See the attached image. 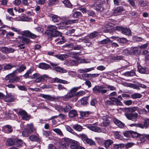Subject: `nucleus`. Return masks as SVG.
I'll return each instance as SVG.
<instances>
[{"label": "nucleus", "instance_id": "obj_1", "mask_svg": "<svg viewBox=\"0 0 149 149\" xmlns=\"http://www.w3.org/2000/svg\"><path fill=\"white\" fill-rule=\"evenodd\" d=\"M57 26H55L53 25H50L48 27V30L45 32V33L47 35L50 34V38L57 37L58 36H61L62 33L57 30L58 29H63V26H58V24H56Z\"/></svg>", "mask_w": 149, "mask_h": 149}, {"label": "nucleus", "instance_id": "obj_2", "mask_svg": "<svg viewBox=\"0 0 149 149\" xmlns=\"http://www.w3.org/2000/svg\"><path fill=\"white\" fill-rule=\"evenodd\" d=\"M33 79H35L34 82L36 83H40L44 81L45 79L49 78L48 75L44 74L40 76L38 74L35 73L32 76Z\"/></svg>", "mask_w": 149, "mask_h": 149}, {"label": "nucleus", "instance_id": "obj_3", "mask_svg": "<svg viewBox=\"0 0 149 149\" xmlns=\"http://www.w3.org/2000/svg\"><path fill=\"white\" fill-rule=\"evenodd\" d=\"M104 87L102 86H96L93 88V92L95 94L105 93L107 92V90L104 89Z\"/></svg>", "mask_w": 149, "mask_h": 149}, {"label": "nucleus", "instance_id": "obj_4", "mask_svg": "<svg viewBox=\"0 0 149 149\" xmlns=\"http://www.w3.org/2000/svg\"><path fill=\"white\" fill-rule=\"evenodd\" d=\"M125 116L129 120H131L133 121H136L137 120L138 116V114L135 113H125Z\"/></svg>", "mask_w": 149, "mask_h": 149}, {"label": "nucleus", "instance_id": "obj_5", "mask_svg": "<svg viewBox=\"0 0 149 149\" xmlns=\"http://www.w3.org/2000/svg\"><path fill=\"white\" fill-rule=\"evenodd\" d=\"M97 125L96 123H95L93 124H89L86 126L87 128L90 130L97 132H102L101 129L98 127L95 126V125Z\"/></svg>", "mask_w": 149, "mask_h": 149}, {"label": "nucleus", "instance_id": "obj_6", "mask_svg": "<svg viewBox=\"0 0 149 149\" xmlns=\"http://www.w3.org/2000/svg\"><path fill=\"white\" fill-rule=\"evenodd\" d=\"M66 141L68 142L71 143L70 148L71 149H77L79 145L78 142L71 139L67 138Z\"/></svg>", "mask_w": 149, "mask_h": 149}, {"label": "nucleus", "instance_id": "obj_7", "mask_svg": "<svg viewBox=\"0 0 149 149\" xmlns=\"http://www.w3.org/2000/svg\"><path fill=\"white\" fill-rule=\"evenodd\" d=\"M125 11L123 6H120L116 7L113 10V15L114 16H117L120 15L121 13Z\"/></svg>", "mask_w": 149, "mask_h": 149}, {"label": "nucleus", "instance_id": "obj_8", "mask_svg": "<svg viewBox=\"0 0 149 149\" xmlns=\"http://www.w3.org/2000/svg\"><path fill=\"white\" fill-rule=\"evenodd\" d=\"M79 136L84 138V141L88 144H90V145H94L95 143V142L92 140L86 137V136L84 134H80Z\"/></svg>", "mask_w": 149, "mask_h": 149}, {"label": "nucleus", "instance_id": "obj_9", "mask_svg": "<svg viewBox=\"0 0 149 149\" xmlns=\"http://www.w3.org/2000/svg\"><path fill=\"white\" fill-rule=\"evenodd\" d=\"M104 3H103L100 1L97 0L96 5L95 6L96 10L100 11H103L104 9L103 5Z\"/></svg>", "mask_w": 149, "mask_h": 149}, {"label": "nucleus", "instance_id": "obj_10", "mask_svg": "<svg viewBox=\"0 0 149 149\" xmlns=\"http://www.w3.org/2000/svg\"><path fill=\"white\" fill-rule=\"evenodd\" d=\"M23 35L30 37L32 39L36 38L37 36L35 34L32 33L29 31H24L23 33Z\"/></svg>", "mask_w": 149, "mask_h": 149}, {"label": "nucleus", "instance_id": "obj_11", "mask_svg": "<svg viewBox=\"0 0 149 149\" xmlns=\"http://www.w3.org/2000/svg\"><path fill=\"white\" fill-rule=\"evenodd\" d=\"M109 117L107 115L103 116L102 117L103 120V124L104 126L106 127L109 125L110 122L109 120Z\"/></svg>", "mask_w": 149, "mask_h": 149}, {"label": "nucleus", "instance_id": "obj_12", "mask_svg": "<svg viewBox=\"0 0 149 149\" xmlns=\"http://www.w3.org/2000/svg\"><path fill=\"white\" fill-rule=\"evenodd\" d=\"M113 121L114 123L118 127L123 128L125 126V124L116 118H114Z\"/></svg>", "mask_w": 149, "mask_h": 149}, {"label": "nucleus", "instance_id": "obj_13", "mask_svg": "<svg viewBox=\"0 0 149 149\" xmlns=\"http://www.w3.org/2000/svg\"><path fill=\"white\" fill-rule=\"evenodd\" d=\"M17 70H16L14 71L13 73L8 74L6 77L7 79V78H9L8 79L9 80L8 82L9 83H14L15 81H14V79L13 77L14 75H15L16 73L17 72Z\"/></svg>", "mask_w": 149, "mask_h": 149}, {"label": "nucleus", "instance_id": "obj_14", "mask_svg": "<svg viewBox=\"0 0 149 149\" xmlns=\"http://www.w3.org/2000/svg\"><path fill=\"white\" fill-rule=\"evenodd\" d=\"M38 96L42 97L45 99H46L47 100L51 101H53L55 99V97H53L49 95L42 94H40L38 95Z\"/></svg>", "mask_w": 149, "mask_h": 149}, {"label": "nucleus", "instance_id": "obj_15", "mask_svg": "<svg viewBox=\"0 0 149 149\" xmlns=\"http://www.w3.org/2000/svg\"><path fill=\"white\" fill-rule=\"evenodd\" d=\"M3 131L7 133H9L13 132V129L12 127L10 125H6L2 127Z\"/></svg>", "mask_w": 149, "mask_h": 149}, {"label": "nucleus", "instance_id": "obj_16", "mask_svg": "<svg viewBox=\"0 0 149 149\" xmlns=\"http://www.w3.org/2000/svg\"><path fill=\"white\" fill-rule=\"evenodd\" d=\"M16 139L13 138H9L6 142V145L9 146H10L15 145L16 143Z\"/></svg>", "mask_w": 149, "mask_h": 149}, {"label": "nucleus", "instance_id": "obj_17", "mask_svg": "<svg viewBox=\"0 0 149 149\" xmlns=\"http://www.w3.org/2000/svg\"><path fill=\"white\" fill-rule=\"evenodd\" d=\"M14 97L11 95L7 94L4 98V101L7 102H13L15 100Z\"/></svg>", "mask_w": 149, "mask_h": 149}, {"label": "nucleus", "instance_id": "obj_18", "mask_svg": "<svg viewBox=\"0 0 149 149\" xmlns=\"http://www.w3.org/2000/svg\"><path fill=\"white\" fill-rule=\"evenodd\" d=\"M138 108L137 107H133L125 108V110L127 112L134 113L136 111H138Z\"/></svg>", "mask_w": 149, "mask_h": 149}, {"label": "nucleus", "instance_id": "obj_19", "mask_svg": "<svg viewBox=\"0 0 149 149\" xmlns=\"http://www.w3.org/2000/svg\"><path fill=\"white\" fill-rule=\"evenodd\" d=\"M38 68L44 70H47L51 68L49 65L45 63H40L38 65Z\"/></svg>", "mask_w": 149, "mask_h": 149}, {"label": "nucleus", "instance_id": "obj_20", "mask_svg": "<svg viewBox=\"0 0 149 149\" xmlns=\"http://www.w3.org/2000/svg\"><path fill=\"white\" fill-rule=\"evenodd\" d=\"M79 87H74L72 88L69 91V93L70 95H72V97H73L75 96L76 93L75 92L79 89Z\"/></svg>", "mask_w": 149, "mask_h": 149}, {"label": "nucleus", "instance_id": "obj_21", "mask_svg": "<svg viewBox=\"0 0 149 149\" xmlns=\"http://www.w3.org/2000/svg\"><path fill=\"white\" fill-rule=\"evenodd\" d=\"M122 33L128 36L132 35L131 31V30L128 28H124L122 31Z\"/></svg>", "mask_w": 149, "mask_h": 149}, {"label": "nucleus", "instance_id": "obj_22", "mask_svg": "<svg viewBox=\"0 0 149 149\" xmlns=\"http://www.w3.org/2000/svg\"><path fill=\"white\" fill-rule=\"evenodd\" d=\"M54 70H56L57 72L61 73H65L67 72L66 70L64 69L63 68L58 66L54 68Z\"/></svg>", "mask_w": 149, "mask_h": 149}, {"label": "nucleus", "instance_id": "obj_23", "mask_svg": "<svg viewBox=\"0 0 149 149\" xmlns=\"http://www.w3.org/2000/svg\"><path fill=\"white\" fill-rule=\"evenodd\" d=\"M72 107L69 105L67 104L63 108H60L59 109H58V111H61L63 110L65 112H68L71 109Z\"/></svg>", "mask_w": 149, "mask_h": 149}, {"label": "nucleus", "instance_id": "obj_24", "mask_svg": "<svg viewBox=\"0 0 149 149\" xmlns=\"http://www.w3.org/2000/svg\"><path fill=\"white\" fill-rule=\"evenodd\" d=\"M94 70V68H84V69H80L78 70V71L80 73H83L88 72Z\"/></svg>", "mask_w": 149, "mask_h": 149}, {"label": "nucleus", "instance_id": "obj_25", "mask_svg": "<svg viewBox=\"0 0 149 149\" xmlns=\"http://www.w3.org/2000/svg\"><path fill=\"white\" fill-rule=\"evenodd\" d=\"M77 61L75 60H69L66 62L67 65L69 66H72L77 65Z\"/></svg>", "mask_w": 149, "mask_h": 149}, {"label": "nucleus", "instance_id": "obj_26", "mask_svg": "<svg viewBox=\"0 0 149 149\" xmlns=\"http://www.w3.org/2000/svg\"><path fill=\"white\" fill-rule=\"evenodd\" d=\"M54 80L55 82H56L58 83H61L63 84H68L69 83V82L67 81L60 79L57 78H55L54 79Z\"/></svg>", "mask_w": 149, "mask_h": 149}, {"label": "nucleus", "instance_id": "obj_27", "mask_svg": "<svg viewBox=\"0 0 149 149\" xmlns=\"http://www.w3.org/2000/svg\"><path fill=\"white\" fill-rule=\"evenodd\" d=\"M53 131L59 135L63 136V134L61 130L58 128H53Z\"/></svg>", "mask_w": 149, "mask_h": 149}, {"label": "nucleus", "instance_id": "obj_28", "mask_svg": "<svg viewBox=\"0 0 149 149\" xmlns=\"http://www.w3.org/2000/svg\"><path fill=\"white\" fill-rule=\"evenodd\" d=\"M73 128L79 132L81 131L83 129L82 126L78 124H75L72 126Z\"/></svg>", "mask_w": 149, "mask_h": 149}, {"label": "nucleus", "instance_id": "obj_29", "mask_svg": "<svg viewBox=\"0 0 149 149\" xmlns=\"http://www.w3.org/2000/svg\"><path fill=\"white\" fill-rule=\"evenodd\" d=\"M72 17L74 18H79L82 16V15L80 12H75L72 15Z\"/></svg>", "mask_w": 149, "mask_h": 149}, {"label": "nucleus", "instance_id": "obj_30", "mask_svg": "<svg viewBox=\"0 0 149 149\" xmlns=\"http://www.w3.org/2000/svg\"><path fill=\"white\" fill-rule=\"evenodd\" d=\"M55 56L60 60H64L68 56L66 54H60L55 55Z\"/></svg>", "mask_w": 149, "mask_h": 149}, {"label": "nucleus", "instance_id": "obj_31", "mask_svg": "<svg viewBox=\"0 0 149 149\" xmlns=\"http://www.w3.org/2000/svg\"><path fill=\"white\" fill-rule=\"evenodd\" d=\"M62 2L67 7L70 8L72 7V4L68 0H63Z\"/></svg>", "mask_w": 149, "mask_h": 149}, {"label": "nucleus", "instance_id": "obj_32", "mask_svg": "<svg viewBox=\"0 0 149 149\" xmlns=\"http://www.w3.org/2000/svg\"><path fill=\"white\" fill-rule=\"evenodd\" d=\"M26 129H27L30 132V133L34 132V129L32 123H31L30 124H27L26 125Z\"/></svg>", "mask_w": 149, "mask_h": 149}, {"label": "nucleus", "instance_id": "obj_33", "mask_svg": "<svg viewBox=\"0 0 149 149\" xmlns=\"http://www.w3.org/2000/svg\"><path fill=\"white\" fill-rule=\"evenodd\" d=\"M99 34V32L96 31H94L88 35V36L91 39L95 38Z\"/></svg>", "mask_w": 149, "mask_h": 149}, {"label": "nucleus", "instance_id": "obj_34", "mask_svg": "<svg viewBox=\"0 0 149 149\" xmlns=\"http://www.w3.org/2000/svg\"><path fill=\"white\" fill-rule=\"evenodd\" d=\"M29 139L32 141H38L40 139L38 136L36 135H31L29 136Z\"/></svg>", "mask_w": 149, "mask_h": 149}, {"label": "nucleus", "instance_id": "obj_35", "mask_svg": "<svg viewBox=\"0 0 149 149\" xmlns=\"http://www.w3.org/2000/svg\"><path fill=\"white\" fill-rule=\"evenodd\" d=\"M31 133L27 129H24L22 132V135L24 137H27Z\"/></svg>", "mask_w": 149, "mask_h": 149}, {"label": "nucleus", "instance_id": "obj_36", "mask_svg": "<svg viewBox=\"0 0 149 149\" xmlns=\"http://www.w3.org/2000/svg\"><path fill=\"white\" fill-rule=\"evenodd\" d=\"M125 145L123 144L120 143L119 144H115L113 145V149H118L119 148H123Z\"/></svg>", "mask_w": 149, "mask_h": 149}, {"label": "nucleus", "instance_id": "obj_37", "mask_svg": "<svg viewBox=\"0 0 149 149\" xmlns=\"http://www.w3.org/2000/svg\"><path fill=\"white\" fill-rule=\"evenodd\" d=\"M77 115V112L75 110H71L69 113V116L72 118L76 116Z\"/></svg>", "mask_w": 149, "mask_h": 149}, {"label": "nucleus", "instance_id": "obj_38", "mask_svg": "<svg viewBox=\"0 0 149 149\" xmlns=\"http://www.w3.org/2000/svg\"><path fill=\"white\" fill-rule=\"evenodd\" d=\"M66 139H64V140L65 142L62 141L60 143V145L63 148H66L68 146V142L67 141Z\"/></svg>", "mask_w": 149, "mask_h": 149}, {"label": "nucleus", "instance_id": "obj_39", "mask_svg": "<svg viewBox=\"0 0 149 149\" xmlns=\"http://www.w3.org/2000/svg\"><path fill=\"white\" fill-rule=\"evenodd\" d=\"M113 143V142L111 140L109 139L106 140L104 144L106 147H108Z\"/></svg>", "mask_w": 149, "mask_h": 149}, {"label": "nucleus", "instance_id": "obj_40", "mask_svg": "<svg viewBox=\"0 0 149 149\" xmlns=\"http://www.w3.org/2000/svg\"><path fill=\"white\" fill-rule=\"evenodd\" d=\"M72 95H70L69 93L62 97L63 100L64 101H67L69 99L72 97Z\"/></svg>", "mask_w": 149, "mask_h": 149}, {"label": "nucleus", "instance_id": "obj_41", "mask_svg": "<svg viewBox=\"0 0 149 149\" xmlns=\"http://www.w3.org/2000/svg\"><path fill=\"white\" fill-rule=\"evenodd\" d=\"M142 96V95L139 93H134L131 95L133 99L140 98Z\"/></svg>", "mask_w": 149, "mask_h": 149}, {"label": "nucleus", "instance_id": "obj_42", "mask_svg": "<svg viewBox=\"0 0 149 149\" xmlns=\"http://www.w3.org/2000/svg\"><path fill=\"white\" fill-rule=\"evenodd\" d=\"M138 112L139 114H147L148 113V112L145 109H138Z\"/></svg>", "mask_w": 149, "mask_h": 149}, {"label": "nucleus", "instance_id": "obj_43", "mask_svg": "<svg viewBox=\"0 0 149 149\" xmlns=\"http://www.w3.org/2000/svg\"><path fill=\"white\" fill-rule=\"evenodd\" d=\"M117 41L121 43H125L127 41V39L124 38H119L117 39Z\"/></svg>", "mask_w": 149, "mask_h": 149}, {"label": "nucleus", "instance_id": "obj_44", "mask_svg": "<svg viewBox=\"0 0 149 149\" xmlns=\"http://www.w3.org/2000/svg\"><path fill=\"white\" fill-rule=\"evenodd\" d=\"M52 20L54 22L58 21L59 18L56 15H51Z\"/></svg>", "mask_w": 149, "mask_h": 149}, {"label": "nucleus", "instance_id": "obj_45", "mask_svg": "<svg viewBox=\"0 0 149 149\" xmlns=\"http://www.w3.org/2000/svg\"><path fill=\"white\" fill-rule=\"evenodd\" d=\"M110 40L108 38H107L106 39H104L101 41L99 42L100 44H106L110 42Z\"/></svg>", "mask_w": 149, "mask_h": 149}, {"label": "nucleus", "instance_id": "obj_46", "mask_svg": "<svg viewBox=\"0 0 149 149\" xmlns=\"http://www.w3.org/2000/svg\"><path fill=\"white\" fill-rule=\"evenodd\" d=\"M122 53L123 54L127 55L129 54H132V52L130 49H126L123 51Z\"/></svg>", "mask_w": 149, "mask_h": 149}, {"label": "nucleus", "instance_id": "obj_47", "mask_svg": "<svg viewBox=\"0 0 149 149\" xmlns=\"http://www.w3.org/2000/svg\"><path fill=\"white\" fill-rule=\"evenodd\" d=\"M140 134L135 132L131 131V136L133 138L138 137Z\"/></svg>", "mask_w": 149, "mask_h": 149}, {"label": "nucleus", "instance_id": "obj_48", "mask_svg": "<svg viewBox=\"0 0 149 149\" xmlns=\"http://www.w3.org/2000/svg\"><path fill=\"white\" fill-rule=\"evenodd\" d=\"M138 71L141 73H144L146 72V69L145 68L142 67L141 65L138 66Z\"/></svg>", "mask_w": 149, "mask_h": 149}, {"label": "nucleus", "instance_id": "obj_49", "mask_svg": "<svg viewBox=\"0 0 149 149\" xmlns=\"http://www.w3.org/2000/svg\"><path fill=\"white\" fill-rule=\"evenodd\" d=\"M30 118V116L28 114L27 112L22 117V118L23 120H29Z\"/></svg>", "mask_w": 149, "mask_h": 149}, {"label": "nucleus", "instance_id": "obj_50", "mask_svg": "<svg viewBox=\"0 0 149 149\" xmlns=\"http://www.w3.org/2000/svg\"><path fill=\"white\" fill-rule=\"evenodd\" d=\"M146 135H148V134H144V135H141L140 134V136H139V140L142 142H144L146 140L145 138H146Z\"/></svg>", "mask_w": 149, "mask_h": 149}, {"label": "nucleus", "instance_id": "obj_51", "mask_svg": "<svg viewBox=\"0 0 149 149\" xmlns=\"http://www.w3.org/2000/svg\"><path fill=\"white\" fill-rule=\"evenodd\" d=\"M32 1L31 0H22V3L24 5L27 6L29 5V3H31Z\"/></svg>", "mask_w": 149, "mask_h": 149}, {"label": "nucleus", "instance_id": "obj_52", "mask_svg": "<svg viewBox=\"0 0 149 149\" xmlns=\"http://www.w3.org/2000/svg\"><path fill=\"white\" fill-rule=\"evenodd\" d=\"M33 71V70L31 68L29 70L27 71L25 74L23 76L25 78H27L29 77V75Z\"/></svg>", "mask_w": 149, "mask_h": 149}, {"label": "nucleus", "instance_id": "obj_53", "mask_svg": "<svg viewBox=\"0 0 149 149\" xmlns=\"http://www.w3.org/2000/svg\"><path fill=\"white\" fill-rule=\"evenodd\" d=\"M26 68V66L24 65H22L17 70H18V72H20L24 71Z\"/></svg>", "mask_w": 149, "mask_h": 149}, {"label": "nucleus", "instance_id": "obj_54", "mask_svg": "<svg viewBox=\"0 0 149 149\" xmlns=\"http://www.w3.org/2000/svg\"><path fill=\"white\" fill-rule=\"evenodd\" d=\"M30 39L24 37L22 39V42L24 44H28L30 42Z\"/></svg>", "mask_w": 149, "mask_h": 149}, {"label": "nucleus", "instance_id": "obj_55", "mask_svg": "<svg viewBox=\"0 0 149 149\" xmlns=\"http://www.w3.org/2000/svg\"><path fill=\"white\" fill-rule=\"evenodd\" d=\"M85 94V92L84 91H80L76 93V94L75 96H77V97H79V96H82L84 95Z\"/></svg>", "mask_w": 149, "mask_h": 149}, {"label": "nucleus", "instance_id": "obj_56", "mask_svg": "<svg viewBox=\"0 0 149 149\" xmlns=\"http://www.w3.org/2000/svg\"><path fill=\"white\" fill-rule=\"evenodd\" d=\"M68 74L72 77H74L76 75V72L74 71L69 70L68 72Z\"/></svg>", "mask_w": 149, "mask_h": 149}, {"label": "nucleus", "instance_id": "obj_57", "mask_svg": "<svg viewBox=\"0 0 149 149\" xmlns=\"http://www.w3.org/2000/svg\"><path fill=\"white\" fill-rule=\"evenodd\" d=\"M123 57L121 56H114L112 57V59L114 60H122Z\"/></svg>", "mask_w": 149, "mask_h": 149}, {"label": "nucleus", "instance_id": "obj_58", "mask_svg": "<svg viewBox=\"0 0 149 149\" xmlns=\"http://www.w3.org/2000/svg\"><path fill=\"white\" fill-rule=\"evenodd\" d=\"M132 52V54H136L138 53V48L137 47H134L130 49Z\"/></svg>", "mask_w": 149, "mask_h": 149}, {"label": "nucleus", "instance_id": "obj_59", "mask_svg": "<svg viewBox=\"0 0 149 149\" xmlns=\"http://www.w3.org/2000/svg\"><path fill=\"white\" fill-rule=\"evenodd\" d=\"M143 125L145 128H147L149 125V119H147L144 120L143 122Z\"/></svg>", "mask_w": 149, "mask_h": 149}, {"label": "nucleus", "instance_id": "obj_60", "mask_svg": "<svg viewBox=\"0 0 149 149\" xmlns=\"http://www.w3.org/2000/svg\"><path fill=\"white\" fill-rule=\"evenodd\" d=\"M0 50H1L3 53L7 54V47H1L0 48Z\"/></svg>", "mask_w": 149, "mask_h": 149}, {"label": "nucleus", "instance_id": "obj_61", "mask_svg": "<svg viewBox=\"0 0 149 149\" xmlns=\"http://www.w3.org/2000/svg\"><path fill=\"white\" fill-rule=\"evenodd\" d=\"M123 103L126 105H131L132 103V101L131 100H125L123 102Z\"/></svg>", "mask_w": 149, "mask_h": 149}, {"label": "nucleus", "instance_id": "obj_62", "mask_svg": "<svg viewBox=\"0 0 149 149\" xmlns=\"http://www.w3.org/2000/svg\"><path fill=\"white\" fill-rule=\"evenodd\" d=\"M133 39L137 42L141 41L143 40L142 38L136 36L133 37Z\"/></svg>", "mask_w": 149, "mask_h": 149}, {"label": "nucleus", "instance_id": "obj_63", "mask_svg": "<svg viewBox=\"0 0 149 149\" xmlns=\"http://www.w3.org/2000/svg\"><path fill=\"white\" fill-rule=\"evenodd\" d=\"M14 66H13L10 64H8L4 66V68L5 70H8L11 69Z\"/></svg>", "mask_w": 149, "mask_h": 149}, {"label": "nucleus", "instance_id": "obj_64", "mask_svg": "<svg viewBox=\"0 0 149 149\" xmlns=\"http://www.w3.org/2000/svg\"><path fill=\"white\" fill-rule=\"evenodd\" d=\"M106 86L107 88H108L109 90L111 91H114L116 90V88L114 86L109 85H107Z\"/></svg>", "mask_w": 149, "mask_h": 149}]
</instances>
